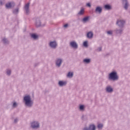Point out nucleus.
<instances>
[{
  "mask_svg": "<svg viewBox=\"0 0 130 130\" xmlns=\"http://www.w3.org/2000/svg\"><path fill=\"white\" fill-rule=\"evenodd\" d=\"M24 101L25 102V104L27 105V106H31L32 103V101H31V99L30 98V96L27 95L25 96L24 98Z\"/></svg>",
  "mask_w": 130,
  "mask_h": 130,
  "instance_id": "1",
  "label": "nucleus"
},
{
  "mask_svg": "<svg viewBox=\"0 0 130 130\" xmlns=\"http://www.w3.org/2000/svg\"><path fill=\"white\" fill-rule=\"evenodd\" d=\"M109 79H110V80H113V81L117 80L118 79V77L117 76L116 72L111 73L109 74Z\"/></svg>",
  "mask_w": 130,
  "mask_h": 130,
  "instance_id": "2",
  "label": "nucleus"
},
{
  "mask_svg": "<svg viewBox=\"0 0 130 130\" xmlns=\"http://www.w3.org/2000/svg\"><path fill=\"white\" fill-rule=\"evenodd\" d=\"M31 126L32 128H38V127H39V123L37 122H34L31 123Z\"/></svg>",
  "mask_w": 130,
  "mask_h": 130,
  "instance_id": "3",
  "label": "nucleus"
},
{
  "mask_svg": "<svg viewBox=\"0 0 130 130\" xmlns=\"http://www.w3.org/2000/svg\"><path fill=\"white\" fill-rule=\"evenodd\" d=\"M14 6H15V4L13 2L9 3L6 5V7L7 9H11V8H12V7H14Z\"/></svg>",
  "mask_w": 130,
  "mask_h": 130,
  "instance_id": "4",
  "label": "nucleus"
},
{
  "mask_svg": "<svg viewBox=\"0 0 130 130\" xmlns=\"http://www.w3.org/2000/svg\"><path fill=\"white\" fill-rule=\"evenodd\" d=\"M71 46L73 47V48H78V45L76 42L73 41L70 43Z\"/></svg>",
  "mask_w": 130,
  "mask_h": 130,
  "instance_id": "5",
  "label": "nucleus"
},
{
  "mask_svg": "<svg viewBox=\"0 0 130 130\" xmlns=\"http://www.w3.org/2000/svg\"><path fill=\"white\" fill-rule=\"evenodd\" d=\"M57 45V44H56V42H51L50 43V46H51L52 48H55Z\"/></svg>",
  "mask_w": 130,
  "mask_h": 130,
  "instance_id": "6",
  "label": "nucleus"
},
{
  "mask_svg": "<svg viewBox=\"0 0 130 130\" xmlns=\"http://www.w3.org/2000/svg\"><path fill=\"white\" fill-rule=\"evenodd\" d=\"M125 23V21H124V20H118L117 21V25H118L119 26H123V24H124Z\"/></svg>",
  "mask_w": 130,
  "mask_h": 130,
  "instance_id": "7",
  "label": "nucleus"
},
{
  "mask_svg": "<svg viewBox=\"0 0 130 130\" xmlns=\"http://www.w3.org/2000/svg\"><path fill=\"white\" fill-rule=\"evenodd\" d=\"M29 5H30L29 3H27V4L25 5V6L24 7V9L26 11V14H28V13H29Z\"/></svg>",
  "mask_w": 130,
  "mask_h": 130,
  "instance_id": "8",
  "label": "nucleus"
},
{
  "mask_svg": "<svg viewBox=\"0 0 130 130\" xmlns=\"http://www.w3.org/2000/svg\"><path fill=\"white\" fill-rule=\"evenodd\" d=\"M56 66H57V67H60V64H61V59H58L56 61Z\"/></svg>",
  "mask_w": 130,
  "mask_h": 130,
  "instance_id": "9",
  "label": "nucleus"
},
{
  "mask_svg": "<svg viewBox=\"0 0 130 130\" xmlns=\"http://www.w3.org/2000/svg\"><path fill=\"white\" fill-rule=\"evenodd\" d=\"M58 84L59 86H64L67 84V82L66 81H59Z\"/></svg>",
  "mask_w": 130,
  "mask_h": 130,
  "instance_id": "10",
  "label": "nucleus"
},
{
  "mask_svg": "<svg viewBox=\"0 0 130 130\" xmlns=\"http://www.w3.org/2000/svg\"><path fill=\"white\" fill-rule=\"evenodd\" d=\"M87 36L88 38H92V37H93V32H92L91 31L88 32Z\"/></svg>",
  "mask_w": 130,
  "mask_h": 130,
  "instance_id": "11",
  "label": "nucleus"
},
{
  "mask_svg": "<svg viewBox=\"0 0 130 130\" xmlns=\"http://www.w3.org/2000/svg\"><path fill=\"white\" fill-rule=\"evenodd\" d=\"M95 12H98L100 14L102 12V8L100 7H98L95 9Z\"/></svg>",
  "mask_w": 130,
  "mask_h": 130,
  "instance_id": "12",
  "label": "nucleus"
},
{
  "mask_svg": "<svg viewBox=\"0 0 130 130\" xmlns=\"http://www.w3.org/2000/svg\"><path fill=\"white\" fill-rule=\"evenodd\" d=\"M31 37L34 39H37L38 38V36L35 34H32L31 35Z\"/></svg>",
  "mask_w": 130,
  "mask_h": 130,
  "instance_id": "13",
  "label": "nucleus"
},
{
  "mask_svg": "<svg viewBox=\"0 0 130 130\" xmlns=\"http://www.w3.org/2000/svg\"><path fill=\"white\" fill-rule=\"evenodd\" d=\"M123 2H125V3L124 9H125V10H127V7H128V4L127 3V0H123Z\"/></svg>",
  "mask_w": 130,
  "mask_h": 130,
  "instance_id": "14",
  "label": "nucleus"
},
{
  "mask_svg": "<svg viewBox=\"0 0 130 130\" xmlns=\"http://www.w3.org/2000/svg\"><path fill=\"white\" fill-rule=\"evenodd\" d=\"M107 92H112L113 91V89H112V88L110 87V86H108L106 88Z\"/></svg>",
  "mask_w": 130,
  "mask_h": 130,
  "instance_id": "15",
  "label": "nucleus"
},
{
  "mask_svg": "<svg viewBox=\"0 0 130 130\" xmlns=\"http://www.w3.org/2000/svg\"><path fill=\"white\" fill-rule=\"evenodd\" d=\"M73 76H74L73 72H69L67 75V77H68L69 78H72Z\"/></svg>",
  "mask_w": 130,
  "mask_h": 130,
  "instance_id": "16",
  "label": "nucleus"
},
{
  "mask_svg": "<svg viewBox=\"0 0 130 130\" xmlns=\"http://www.w3.org/2000/svg\"><path fill=\"white\" fill-rule=\"evenodd\" d=\"M89 130H95V125H90L89 127Z\"/></svg>",
  "mask_w": 130,
  "mask_h": 130,
  "instance_id": "17",
  "label": "nucleus"
},
{
  "mask_svg": "<svg viewBox=\"0 0 130 130\" xmlns=\"http://www.w3.org/2000/svg\"><path fill=\"white\" fill-rule=\"evenodd\" d=\"M105 9H106V10H110L111 9V7L109 5H105Z\"/></svg>",
  "mask_w": 130,
  "mask_h": 130,
  "instance_id": "18",
  "label": "nucleus"
},
{
  "mask_svg": "<svg viewBox=\"0 0 130 130\" xmlns=\"http://www.w3.org/2000/svg\"><path fill=\"white\" fill-rule=\"evenodd\" d=\"M84 62H86V63H89L90 62V59H85L83 60Z\"/></svg>",
  "mask_w": 130,
  "mask_h": 130,
  "instance_id": "19",
  "label": "nucleus"
},
{
  "mask_svg": "<svg viewBox=\"0 0 130 130\" xmlns=\"http://www.w3.org/2000/svg\"><path fill=\"white\" fill-rule=\"evenodd\" d=\"M88 20H89V17H84L83 19V22H86L87 21H88Z\"/></svg>",
  "mask_w": 130,
  "mask_h": 130,
  "instance_id": "20",
  "label": "nucleus"
},
{
  "mask_svg": "<svg viewBox=\"0 0 130 130\" xmlns=\"http://www.w3.org/2000/svg\"><path fill=\"white\" fill-rule=\"evenodd\" d=\"M84 14V9H82L79 12V15H83Z\"/></svg>",
  "mask_w": 130,
  "mask_h": 130,
  "instance_id": "21",
  "label": "nucleus"
},
{
  "mask_svg": "<svg viewBox=\"0 0 130 130\" xmlns=\"http://www.w3.org/2000/svg\"><path fill=\"white\" fill-rule=\"evenodd\" d=\"M83 45L85 46V47H87L88 46V42L85 41L83 43Z\"/></svg>",
  "mask_w": 130,
  "mask_h": 130,
  "instance_id": "22",
  "label": "nucleus"
},
{
  "mask_svg": "<svg viewBox=\"0 0 130 130\" xmlns=\"http://www.w3.org/2000/svg\"><path fill=\"white\" fill-rule=\"evenodd\" d=\"M98 128H102V127H103V124H98Z\"/></svg>",
  "mask_w": 130,
  "mask_h": 130,
  "instance_id": "23",
  "label": "nucleus"
},
{
  "mask_svg": "<svg viewBox=\"0 0 130 130\" xmlns=\"http://www.w3.org/2000/svg\"><path fill=\"white\" fill-rule=\"evenodd\" d=\"M18 12H19V9H17L13 11V13L14 14H17V13H18Z\"/></svg>",
  "mask_w": 130,
  "mask_h": 130,
  "instance_id": "24",
  "label": "nucleus"
},
{
  "mask_svg": "<svg viewBox=\"0 0 130 130\" xmlns=\"http://www.w3.org/2000/svg\"><path fill=\"white\" fill-rule=\"evenodd\" d=\"M107 34H109V35L112 34V31L111 30H109L107 31Z\"/></svg>",
  "mask_w": 130,
  "mask_h": 130,
  "instance_id": "25",
  "label": "nucleus"
},
{
  "mask_svg": "<svg viewBox=\"0 0 130 130\" xmlns=\"http://www.w3.org/2000/svg\"><path fill=\"white\" fill-rule=\"evenodd\" d=\"M7 74L9 76H10V75H11V70H8L7 72Z\"/></svg>",
  "mask_w": 130,
  "mask_h": 130,
  "instance_id": "26",
  "label": "nucleus"
},
{
  "mask_svg": "<svg viewBox=\"0 0 130 130\" xmlns=\"http://www.w3.org/2000/svg\"><path fill=\"white\" fill-rule=\"evenodd\" d=\"M80 110H83V109H84V106L83 105H81L80 106Z\"/></svg>",
  "mask_w": 130,
  "mask_h": 130,
  "instance_id": "27",
  "label": "nucleus"
},
{
  "mask_svg": "<svg viewBox=\"0 0 130 130\" xmlns=\"http://www.w3.org/2000/svg\"><path fill=\"white\" fill-rule=\"evenodd\" d=\"M13 106V107H16L17 106V104L16 103H14Z\"/></svg>",
  "mask_w": 130,
  "mask_h": 130,
  "instance_id": "28",
  "label": "nucleus"
},
{
  "mask_svg": "<svg viewBox=\"0 0 130 130\" xmlns=\"http://www.w3.org/2000/svg\"><path fill=\"white\" fill-rule=\"evenodd\" d=\"M68 26H69V24H64V25H63V27H64V28H67V27H68Z\"/></svg>",
  "mask_w": 130,
  "mask_h": 130,
  "instance_id": "29",
  "label": "nucleus"
},
{
  "mask_svg": "<svg viewBox=\"0 0 130 130\" xmlns=\"http://www.w3.org/2000/svg\"><path fill=\"white\" fill-rule=\"evenodd\" d=\"M86 6H87V7H91V4H90V3H87V4H86Z\"/></svg>",
  "mask_w": 130,
  "mask_h": 130,
  "instance_id": "30",
  "label": "nucleus"
},
{
  "mask_svg": "<svg viewBox=\"0 0 130 130\" xmlns=\"http://www.w3.org/2000/svg\"><path fill=\"white\" fill-rule=\"evenodd\" d=\"M36 25L37 27H40V26H41V23H40L39 24H38V23H37Z\"/></svg>",
  "mask_w": 130,
  "mask_h": 130,
  "instance_id": "31",
  "label": "nucleus"
},
{
  "mask_svg": "<svg viewBox=\"0 0 130 130\" xmlns=\"http://www.w3.org/2000/svg\"><path fill=\"white\" fill-rule=\"evenodd\" d=\"M6 40H7V39H3V42H4V43H6Z\"/></svg>",
  "mask_w": 130,
  "mask_h": 130,
  "instance_id": "32",
  "label": "nucleus"
},
{
  "mask_svg": "<svg viewBox=\"0 0 130 130\" xmlns=\"http://www.w3.org/2000/svg\"><path fill=\"white\" fill-rule=\"evenodd\" d=\"M102 49V48H99V49H98V51H101V50Z\"/></svg>",
  "mask_w": 130,
  "mask_h": 130,
  "instance_id": "33",
  "label": "nucleus"
},
{
  "mask_svg": "<svg viewBox=\"0 0 130 130\" xmlns=\"http://www.w3.org/2000/svg\"><path fill=\"white\" fill-rule=\"evenodd\" d=\"M83 130H89V129H88V128H84Z\"/></svg>",
  "mask_w": 130,
  "mask_h": 130,
  "instance_id": "34",
  "label": "nucleus"
},
{
  "mask_svg": "<svg viewBox=\"0 0 130 130\" xmlns=\"http://www.w3.org/2000/svg\"><path fill=\"white\" fill-rule=\"evenodd\" d=\"M17 119H15L14 122H17Z\"/></svg>",
  "mask_w": 130,
  "mask_h": 130,
  "instance_id": "35",
  "label": "nucleus"
},
{
  "mask_svg": "<svg viewBox=\"0 0 130 130\" xmlns=\"http://www.w3.org/2000/svg\"><path fill=\"white\" fill-rule=\"evenodd\" d=\"M0 4L3 5V3L2 2H0Z\"/></svg>",
  "mask_w": 130,
  "mask_h": 130,
  "instance_id": "36",
  "label": "nucleus"
}]
</instances>
